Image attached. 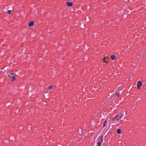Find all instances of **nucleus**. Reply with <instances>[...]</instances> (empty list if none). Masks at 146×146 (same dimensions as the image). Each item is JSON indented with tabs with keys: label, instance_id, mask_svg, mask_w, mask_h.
Listing matches in <instances>:
<instances>
[{
	"label": "nucleus",
	"instance_id": "nucleus-11",
	"mask_svg": "<svg viewBox=\"0 0 146 146\" xmlns=\"http://www.w3.org/2000/svg\"><path fill=\"white\" fill-rule=\"evenodd\" d=\"M106 58L105 57H104L103 58V60L104 61V62L105 63H106Z\"/></svg>",
	"mask_w": 146,
	"mask_h": 146
},
{
	"label": "nucleus",
	"instance_id": "nucleus-13",
	"mask_svg": "<svg viewBox=\"0 0 146 146\" xmlns=\"http://www.w3.org/2000/svg\"><path fill=\"white\" fill-rule=\"evenodd\" d=\"M7 12L8 14H10L11 13V10H9L7 11Z\"/></svg>",
	"mask_w": 146,
	"mask_h": 146
},
{
	"label": "nucleus",
	"instance_id": "nucleus-3",
	"mask_svg": "<svg viewBox=\"0 0 146 146\" xmlns=\"http://www.w3.org/2000/svg\"><path fill=\"white\" fill-rule=\"evenodd\" d=\"M137 86L138 88H139L142 86V84L140 81H138L137 82Z\"/></svg>",
	"mask_w": 146,
	"mask_h": 146
},
{
	"label": "nucleus",
	"instance_id": "nucleus-14",
	"mask_svg": "<svg viewBox=\"0 0 146 146\" xmlns=\"http://www.w3.org/2000/svg\"><path fill=\"white\" fill-rule=\"evenodd\" d=\"M102 143H101L100 142H98V146H101V144Z\"/></svg>",
	"mask_w": 146,
	"mask_h": 146
},
{
	"label": "nucleus",
	"instance_id": "nucleus-2",
	"mask_svg": "<svg viewBox=\"0 0 146 146\" xmlns=\"http://www.w3.org/2000/svg\"><path fill=\"white\" fill-rule=\"evenodd\" d=\"M14 74L13 73H11L8 75V76L9 77H11L13 78L12 81L13 82L15 80V78L14 76Z\"/></svg>",
	"mask_w": 146,
	"mask_h": 146
},
{
	"label": "nucleus",
	"instance_id": "nucleus-7",
	"mask_svg": "<svg viewBox=\"0 0 146 146\" xmlns=\"http://www.w3.org/2000/svg\"><path fill=\"white\" fill-rule=\"evenodd\" d=\"M115 56L114 55H112L111 56V59L112 60H113L115 59Z\"/></svg>",
	"mask_w": 146,
	"mask_h": 146
},
{
	"label": "nucleus",
	"instance_id": "nucleus-12",
	"mask_svg": "<svg viewBox=\"0 0 146 146\" xmlns=\"http://www.w3.org/2000/svg\"><path fill=\"white\" fill-rule=\"evenodd\" d=\"M119 90H118L117 92H116V94L117 95V96H119V92H118V91H119Z\"/></svg>",
	"mask_w": 146,
	"mask_h": 146
},
{
	"label": "nucleus",
	"instance_id": "nucleus-1",
	"mask_svg": "<svg viewBox=\"0 0 146 146\" xmlns=\"http://www.w3.org/2000/svg\"><path fill=\"white\" fill-rule=\"evenodd\" d=\"M126 111L124 110H123L121 114V115L119 116V118L117 120H119V119L122 118L123 117L124 119L125 118V117H126Z\"/></svg>",
	"mask_w": 146,
	"mask_h": 146
},
{
	"label": "nucleus",
	"instance_id": "nucleus-15",
	"mask_svg": "<svg viewBox=\"0 0 146 146\" xmlns=\"http://www.w3.org/2000/svg\"><path fill=\"white\" fill-rule=\"evenodd\" d=\"M119 115H117L116 116H115L114 118L113 119H115L117 117H118V116Z\"/></svg>",
	"mask_w": 146,
	"mask_h": 146
},
{
	"label": "nucleus",
	"instance_id": "nucleus-4",
	"mask_svg": "<svg viewBox=\"0 0 146 146\" xmlns=\"http://www.w3.org/2000/svg\"><path fill=\"white\" fill-rule=\"evenodd\" d=\"M67 5L68 7H72L73 5V3L72 2H68L67 3Z\"/></svg>",
	"mask_w": 146,
	"mask_h": 146
},
{
	"label": "nucleus",
	"instance_id": "nucleus-6",
	"mask_svg": "<svg viewBox=\"0 0 146 146\" xmlns=\"http://www.w3.org/2000/svg\"><path fill=\"white\" fill-rule=\"evenodd\" d=\"M54 88V86H50L48 87V89L49 90H51Z\"/></svg>",
	"mask_w": 146,
	"mask_h": 146
},
{
	"label": "nucleus",
	"instance_id": "nucleus-10",
	"mask_svg": "<svg viewBox=\"0 0 146 146\" xmlns=\"http://www.w3.org/2000/svg\"><path fill=\"white\" fill-rule=\"evenodd\" d=\"M107 121L106 120L104 121L103 124V127H104L107 124Z\"/></svg>",
	"mask_w": 146,
	"mask_h": 146
},
{
	"label": "nucleus",
	"instance_id": "nucleus-8",
	"mask_svg": "<svg viewBox=\"0 0 146 146\" xmlns=\"http://www.w3.org/2000/svg\"><path fill=\"white\" fill-rule=\"evenodd\" d=\"M117 132L119 134H120L121 133V131L120 129L119 128H118L117 129Z\"/></svg>",
	"mask_w": 146,
	"mask_h": 146
},
{
	"label": "nucleus",
	"instance_id": "nucleus-5",
	"mask_svg": "<svg viewBox=\"0 0 146 146\" xmlns=\"http://www.w3.org/2000/svg\"><path fill=\"white\" fill-rule=\"evenodd\" d=\"M34 25V22L32 21L30 22L29 24V26L30 27Z\"/></svg>",
	"mask_w": 146,
	"mask_h": 146
},
{
	"label": "nucleus",
	"instance_id": "nucleus-9",
	"mask_svg": "<svg viewBox=\"0 0 146 146\" xmlns=\"http://www.w3.org/2000/svg\"><path fill=\"white\" fill-rule=\"evenodd\" d=\"M103 141V136H102L100 138V141H99V142H100L101 143H102Z\"/></svg>",
	"mask_w": 146,
	"mask_h": 146
}]
</instances>
